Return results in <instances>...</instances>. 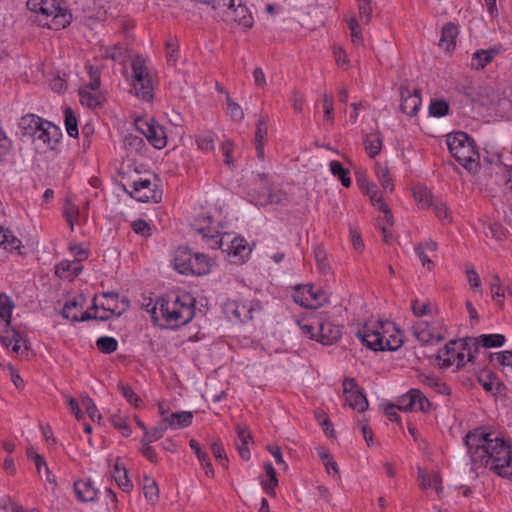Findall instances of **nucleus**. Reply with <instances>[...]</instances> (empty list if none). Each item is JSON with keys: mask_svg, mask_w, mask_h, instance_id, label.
<instances>
[{"mask_svg": "<svg viewBox=\"0 0 512 512\" xmlns=\"http://www.w3.org/2000/svg\"><path fill=\"white\" fill-rule=\"evenodd\" d=\"M42 124L34 139L41 140L51 150H54L62 138L61 129L45 119H43Z\"/></svg>", "mask_w": 512, "mask_h": 512, "instance_id": "15", "label": "nucleus"}, {"mask_svg": "<svg viewBox=\"0 0 512 512\" xmlns=\"http://www.w3.org/2000/svg\"><path fill=\"white\" fill-rule=\"evenodd\" d=\"M135 127L155 149L161 150L166 147V131L154 118H137Z\"/></svg>", "mask_w": 512, "mask_h": 512, "instance_id": "7", "label": "nucleus"}, {"mask_svg": "<svg viewBox=\"0 0 512 512\" xmlns=\"http://www.w3.org/2000/svg\"><path fill=\"white\" fill-rule=\"evenodd\" d=\"M343 392L346 402L352 409L364 412L368 408L366 395L353 378H346L343 381Z\"/></svg>", "mask_w": 512, "mask_h": 512, "instance_id": "10", "label": "nucleus"}, {"mask_svg": "<svg viewBox=\"0 0 512 512\" xmlns=\"http://www.w3.org/2000/svg\"><path fill=\"white\" fill-rule=\"evenodd\" d=\"M459 34L457 25L452 22L446 23L441 30V38L439 46L445 51L454 50L456 46V38Z\"/></svg>", "mask_w": 512, "mask_h": 512, "instance_id": "22", "label": "nucleus"}, {"mask_svg": "<svg viewBox=\"0 0 512 512\" xmlns=\"http://www.w3.org/2000/svg\"><path fill=\"white\" fill-rule=\"evenodd\" d=\"M387 333H389V330L385 329V323L381 321L377 328H371L368 324H365L357 332V336L367 348L373 351H384L383 338L384 334Z\"/></svg>", "mask_w": 512, "mask_h": 512, "instance_id": "9", "label": "nucleus"}, {"mask_svg": "<svg viewBox=\"0 0 512 512\" xmlns=\"http://www.w3.org/2000/svg\"><path fill=\"white\" fill-rule=\"evenodd\" d=\"M79 208L78 206L71 201L69 198L65 200L63 215L66 219V222L70 226L71 231L74 230V224L78 221L79 218Z\"/></svg>", "mask_w": 512, "mask_h": 512, "instance_id": "38", "label": "nucleus"}, {"mask_svg": "<svg viewBox=\"0 0 512 512\" xmlns=\"http://www.w3.org/2000/svg\"><path fill=\"white\" fill-rule=\"evenodd\" d=\"M196 143L202 151H212L215 147L214 135L211 132H201L196 135Z\"/></svg>", "mask_w": 512, "mask_h": 512, "instance_id": "49", "label": "nucleus"}, {"mask_svg": "<svg viewBox=\"0 0 512 512\" xmlns=\"http://www.w3.org/2000/svg\"><path fill=\"white\" fill-rule=\"evenodd\" d=\"M80 102L89 108H98L103 106L105 97L101 92L88 91V88H80L79 91Z\"/></svg>", "mask_w": 512, "mask_h": 512, "instance_id": "26", "label": "nucleus"}, {"mask_svg": "<svg viewBox=\"0 0 512 512\" xmlns=\"http://www.w3.org/2000/svg\"><path fill=\"white\" fill-rule=\"evenodd\" d=\"M396 406L398 410L405 412H429L432 405L421 390L412 388L398 399V404Z\"/></svg>", "mask_w": 512, "mask_h": 512, "instance_id": "8", "label": "nucleus"}, {"mask_svg": "<svg viewBox=\"0 0 512 512\" xmlns=\"http://www.w3.org/2000/svg\"><path fill=\"white\" fill-rule=\"evenodd\" d=\"M237 433V440L235 442L236 448L239 452L240 457L243 460L250 459V451L248 449V443L251 440V435L249 430L241 425H237L235 427Z\"/></svg>", "mask_w": 512, "mask_h": 512, "instance_id": "25", "label": "nucleus"}, {"mask_svg": "<svg viewBox=\"0 0 512 512\" xmlns=\"http://www.w3.org/2000/svg\"><path fill=\"white\" fill-rule=\"evenodd\" d=\"M64 122L67 134L72 138H77L79 135L78 121L70 107L64 109Z\"/></svg>", "mask_w": 512, "mask_h": 512, "instance_id": "41", "label": "nucleus"}, {"mask_svg": "<svg viewBox=\"0 0 512 512\" xmlns=\"http://www.w3.org/2000/svg\"><path fill=\"white\" fill-rule=\"evenodd\" d=\"M82 406L86 409L90 419L92 421H99L101 419V414L99 413L96 404L89 396H84L81 399Z\"/></svg>", "mask_w": 512, "mask_h": 512, "instance_id": "54", "label": "nucleus"}, {"mask_svg": "<svg viewBox=\"0 0 512 512\" xmlns=\"http://www.w3.org/2000/svg\"><path fill=\"white\" fill-rule=\"evenodd\" d=\"M13 309L12 299L5 294H0V323L5 322L7 326L10 325Z\"/></svg>", "mask_w": 512, "mask_h": 512, "instance_id": "37", "label": "nucleus"}, {"mask_svg": "<svg viewBox=\"0 0 512 512\" xmlns=\"http://www.w3.org/2000/svg\"><path fill=\"white\" fill-rule=\"evenodd\" d=\"M314 255H315V260L318 264L319 269L322 272L327 273L330 270V266L327 262V254H326L325 250L322 249L321 247H317L314 250Z\"/></svg>", "mask_w": 512, "mask_h": 512, "instance_id": "62", "label": "nucleus"}, {"mask_svg": "<svg viewBox=\"0 0 512 512\" xmlns=\"http://www.w3.org/2000/svg\"><path fill=\"white\" fill-rule=\"evenodd\" d=\"M500 53V48L494 46L488 49L476 50L471 57L470 67L473 70H483Z\"/></svg>", "mask_w": 512, "mask_h": 512, "instance_id": "18", "label": "nucleus"}, {"mask_svg": "<svg viewBox=\"0 0 512 512\" xmlns=\"http://www.w3.org/2000/svg\"><path fill=\"white\" fill-rule=\"evenodd\" d=\"M453 345H456V342H448L443 349H440L437 353V359L442 361V365L444 367H450L455 364V359H451L450 352L453 350Z\"/></svg>", "mask_w": 512, "mask_h": 512, "instance_id": "53", "label": "nucleus"}, {"mask_svg": "<svg viewBox=\"0 0 512 512\" xmlns=\"http://www.w3.org/2000/svg\"><path fill=\"white\" fill-rule=\"evenodd\" d=\"M412 330L413 335L422 343V345H433L445 339L443 334L436 332L435 328L426 321L416 322L413 325Z\"/></svg>", "mask_w": 512, "mask_h": 512, "instance_id": "14", "label": "nucleus"}, {"mask_svg": "<svg viewBox=\"0 0 512 512\" xmlns=\"http://www.w3.org/2000/svg\"><path fill=\"white\" fill-rule=\"evenodd\" d=\"M132 230L143 237H149L151 235L150 225L143 219H137L132 222Z\"/></svg>", "mask_w": 512, "mask_h": 512, "instance_id": "63", "label": "nucleus"}, {"mask_svg": "<svg viewBox=\"0 0 512 512\" xmlns=\"http://www.w3.org/2000/svg\"><path fill=\"white\" fill-rule=\"evenodd\" d=\"M38 12L41 17L51 18L50 21L44 22L42 19L39 23L47 26L49 29L61 30L66 28L72 19L71 13L64 7L63 0H40Z\"/></svg>", "mask_w": 512, "mask_h": 512, "instance_id": "4", "label": "nucleus"}, {"mask_svg": "<svg viewBox=\"0 0 512 512\" xmlns=\"http://www.w3.org/2000/svg\"><path fill=\"white\" fill-rule=\"evenodd\" d=\"M456 342V346L458 350L467 352V361L474 362L475 353L478 349H476V342L474 337H467L463 340H454Z\"/></svg>", "mask_w": 512, "mask_h": 512, "instance_id": "42", "label": "nucleus"}, {"mask_svg": "<svg viewBox=\"0 0 512 512\" xmlns=\"http://www.w3.org/2000/svg\"><path fill=\"white\" fill-rule=\"evenodd\" d=\"M318 456L322 460L326 470L329 472L330 469L333 470L335 473L339 472V468L337 463L335 462L333 456L330 454V452L324 448L320 447L317 449Z\"/></svg>", "mask_w": 512, "mask_h": 512, "instance_id": "51", "label": "nucleus"}, {"mask_svg": "<svg viewBox=\"0 0 512 512\" xmlns=\"http://www.w3.org/2000/svg\"><path fill=\"white\" fill-rule=\"evenodd\" d=\"M194 253L187 247H178L174 252V268L183 275H190L193 266Z\"/></svg>", "mask_w": 512, "mask_h": 512, "instance_id": "17", "label": "nucleus"}, {"mask_svg": "<svg viewBox=\"0 0 512 512\" xmlns=\"http://www.w3.org/2000/svg\"><path fill=\"white\" fill-rule=\"evenodd\" d=\"M233 315L241 322L253 319V313L261 310V304L255 300H239L233 303Z\"/></svg>", "mask_w": 512, "mask_h": 512, "instance_id": "16", "label": "nucleus"}, {"mask_svg": "<svg viewBox=\"0 0 512 512\" xmlns=\"http://www.w3.org/2000/svg\"><path fill=\"white\" fill-rule=\"evenodd\" d=\"M233 13V20L244 28H251L254 18L246 5L245 0H237L235 6L229 9Z\"/></svg>", "mask_w": 512, "mask_h": 512, "instance_id": "21", "label": "nucleus"}, {"mask_svg": "<svg viewBox=\"0 0 512 512\" xmlns=\"http://www.w3.org/2000/svg\"><path fill=\"white\" fill-rule=\"evenodd\" d=\"M322 106L325 120L333 122L334 120V107L333 97L328 95L326 92L322 95Z\"/></svg>", "mask_w": 512, "mask_h": 512, "instance_id": "58", "label": "nucleus"}, {"mask_svg": "<svg viewBox=\"0 0 512 512\" xmlns=\"http://www.w3.org/2000/svg\"><path fill=\"white\" fill-rule=\"evenodd\" d=\"M377 176L381 185L385 191L393 192L394 185L389 174V170L386 167L377 168Z\"/></svg>", "mask_w": 512, "mask_h": 512, "instance_id": "56", "label": "nucleus"}, {"mask_svg": "<svg viewBox=\"0 0 512 512\" xmlns=\"http://www.w3.org/2000/svg\"><path fill=\"white\" fill-rule=\"evenodd\" d=\"M82 270L83 266L77 260H63L56 266V274L67 280H73Z\"/></svg>", "mask_w": 512, "mask_h": 512, "instance_id": "24", "label": "nucleus"}, {"mask_svg": "<svg viewBox=\"0 0 512 512\" xmlns=\"http://www.w3.org/2000/svg\"><path fill=\"white\" fill-rule=\"evenodd\" d=\"M165 419L172 429L185 428L191 425L193 413L190 411L171 413L165 416Z\"/></svg>", "mask_w": 512, "mask_h": 512, "instance_id": "29", "label": "nucleus"}, {"mask_svg": "<svg viewBox=\"0 0 512 512\" xmlns=\"http://www.w3.org/2000/svg\"><path fill=\"white\" fill-rule=\"evenodd\" d=\"M159 315L164 324L160 326L177 329L187 325L195 316V299L189 293H176L160 296L151 310V317L156 322Z\"/></svg>", "mask_w": 512, "mask_h": 512, "instance_id": "2", "label": "nucleus"}, {"mask_svg": "<svg viewBox=\"0 0 512 512\" xmlns=\"http://www.w3.org/2000/svg\"><path fill=\"white\" fill-rule=\"evenodd\" d=\"M267 131H268L267 120L264 117H260L256 123L254 143L264 142V139L267 136Z\"/></svg>", "mask_w": 512, "mask_h": 512, "instance_id": "60", "label": "nucleus"}, {"mask_svg": "<svg viewBox=\"0 0 512 512\" xmlns=\"http://www.w3.org/2000/svg\"><path fill=\"white\" fill-rule=\"evenodd\" d=\"M211 450L214 457L218 460L219 464L223 467H227L228 458L226 456L224 447L221 442H214L211 444Z\"/></svg>", "mask_w": 512, "mask_h": 512, "instance_id": "61", "label": "nucleus"}, {"mask_svg": "<svg viewBox=\"0 0 512 512\" xmlns=\"http://www.w3.org/2000/svg\"><path fill=\"white\" fill-rule=\"evenodd\" d=\"M316 340L324 345H332L342 336V327L328 320L316 319Z\"/></svg>", "mask_w": 512, "mask_h": 512, "instance_id": "12", "label": "nucleus"}, {"mask_svg": "<svg viewBox=\"0 0 512 512\" xmlns=\"http://www.w3.org/2000/svg\"><path fill=\"white\" fill-rule=\"evenodd\" d=\"M97 348L105 354H111L118 348V341L114 337L102 336L96 341Z\"/></svg>", "mask_w": 512, "mask_h": 512, "instance_id": "48", "label": "nucleus"}, {"mask_svg": "<svg viewBox=\"0 0 512 512\" xmlns=\"http://www.w3.org/2000/svg\"><path fill=\"white\" fill-rule=\"evenodd\" d=\"M170 428V425L166 421L165 417L151 430L146 431L145 435H143V438H147L150 440V442H155L159 439H161L166 430Z\"/></svg>", "mask_w": 512, "mask_h": 512, "instance_id": "46", "label": "nucleus"}, {"mask_svg": "<svg viewBox=\"0 0 512 512\" xmlns=\"http://www.w3.org/2000/svg\"><path fill=\"white\" fill-rule=\"evenodd\" d=\"M213 265L212 259L204 253H194L193 266L190 275L202 276L210 272Z\"/></svg>", "mask_w": 512, "mask_h": 512, "instance_id": "28", "label": "nucleus"}, {"mask_svg": "<svg viewBox=\"0 0 512 512\" xmlns=\"http://www.w3.org/2000/svg\"><path fill=\"white\" fill-rule=\"evenodd\" d=\"M83 302L84 298L82 296L67 301L61 311V315L63 316V318L69 319L73 322H78V313L76 312V310L78 308H82Z\"/></svg>", "mask_w": 512, "mask_h": 512, "instance_id": "36", "label": "nucleus"}, {"mask_svg": "<svg viewBox=\"0 0 512 512\" xmlns=\"http://www.w3.org/2000/svg\"><path fill=\"white\" fill-rule=\"evenodd\" d=\"M385 323V329H388L390 331V328L393 330L394 333L389 334V336H386L384 334L383 338V346L384 351H395L398 348H400L403 344V339L400 335V330L391 322H384Z\"/></svg>", "mask_w": 512, "mask_h": 512, "instance_id": "27", "label": "nucleus"}, {"mask_svg": "<svg viewBox=\"0 0 512 512\" xmlns=\"http://www.w3.org/2000/svg\"><path fill=\"white\" fill-rule=\"evenodd\" d=\"M133 82L135 96L143 101H151L154 96V89L148 69L143 58L137 56L132 61Z\"/></svg>", "mask_w": 512, "mask_h": 512, "instance_id": "5", "label": "nucleus"}, {"mask_svg": "<svg viewBox=\"0 0 512 512\" xmlns=\"http://www.w3.org/2000/svg\"><path fill=\"white\" fill-rule=\"evenodd\" d=\"M331 173L338 177L344 187H350L351 178L349 176L350 172L348 169L344 168L343 165L336 160H333L329 164Z\"/></svg>", "mask_w": 512, "mask_h": 512, "instance_id": "40", "label": "nucleus"}, {"mask_svg": "<svg viewBox=\"0 0 512 512\" xmlns=\"http://www.w3.org/2000/svg\"><path fill=\"white\" fill-rule=\"evenodd\" d=\"M0 508L11 512H27L21 505L13 501L9 496L0 499Z\"/></svg>", "mask_w": 512, "mask_h": 512, "instance_id": "64", "label": "nucleus"}, {"mask_svg": "<svg viewBox=\"0 0 512 512\" xmlns=\"http://www.w3.org/2000/svg\"><path fill=\"white\" fill-rule=\"evenodd\" d=\"M118 390L121 392L122 396L135 407H139L142 400L140 397L133 391V389L122 382L118 383Z\"/></svg>", "mask_w": 512, "mask_h": 512, "instance_id": "50", "label": "nucleus"}, {"mask_svg": "<svg viewBox=\"0 0 512 512\" xmlns=\"http://www.w3.org/2000/svg\"><path fill=\"white\" fill-rule=\"evenodd\" d=\"M132 189L130 192L131 197L139 202L154 201L158 203L161 200V193L155 190L151 180L148 178H139L133 181Z\"/></svg>", "mask_w": 512, "mask_h": 512, "instance_id": "11", "label": "nucleus"}, {"mask_svg": "<svg viewBox=\"0 0 512 512\" xmlns=\"http://www.w3.org/2000/svg\"><path fill=\"white\" fill-rule=\"evenodd\" d=\"M420 381L422 384L432 388L441 395H450L451 393V388L440 378L434 375H421Z\"/></svg>", "mask_w": 512, "mask_h": 512, "instance_id": "31", "label": "nucleus"}, {"mask_svg": "<svg viewBox=\"0 0 512 512\" xmlns=\"http://www.w3.org/2000/svg\"><path fill=\"white\" fill-rule=\"evenodd\" d=\"M113 477L118 487L124 492H129L132 489L133 484L127 476L126 468L121 466L118 462H116L114 465Z\"/></svg>", "mask_w": 512, "mask_h": 512, "instance_id": "35", "label": "nucleus"}, {"mask_svg": "<svg viewBox=\"0 0 512 512\" xmlns=\"http://www.w3.org/2000/svg\"><path fill=\"white\" fill-rule=\"evenodd\" d=\"M110 422L114 428L121 432L122 436L129 437L131 435L132 431L126 418L115 414L110 417Z\"/></svg>", "mask_w": 512, "mask_h": 512, "instance_id": "52", "label": "nucleus"}, {"mask_svg": "<svg viewBox=\"0 0 512 512\" xmlns=\"http://www.w3.org/2000/svg\"><path fill=\"white\" fill-rule=\"evenodd\" d=\"M364 146L369 157L375 158L381 152V135L379 133L366 135L364 138Z\"/></svg>", "mask_w": 512, "mask_h": 512, "instance_id": "34", "label": "nucleus"}, {"mask_svg": "<svg viewBox=\"0 0 512 512\" xmlns=\"http://www.w3.org/2000/svg\"><path fill=\"white\" fill-rule=\"evenodd\" d=\"M449 113V104L444 99L431 100L429 104V115L432 117H443Z\"/></svg>", "mask_w": 512, "mask_h": 512, "instance_id": "43", "label": "nucleus"}, {"mask_svg": "<svg viewBox=\"0 0 512 512\" xmlns=\"http://www.w3.org/2000/svg\"><path fill=\"white\" fill-rule=\"evenodd\" d=\"M264 469L268 476V480H262L261 485L269 496L275 497V495H276L275 487L278 485L276 471L270 462H266L264 464Z\"/></svg>", "mask_w": 512, "mask_h": 512, "instance_id": "32", "label": "nucleus"}, {"mask_svg": "<svg viewBox=\"0 0 512 512\" xmlns=\"http://www.w3.org/2000/svg\"><path fill=\"white\" fill-rule=\"evenodd\" d=\"M226 103L228 114L230 115V117L235 121H241L244 118L243 110L239 104L232 101L229 94H227Z\"/></svg>", "mask_w": 512, "mask_h": 512, "instance_id": "57", "label": "nucleus"}, {"mask_svg": "<svg viewBox=\"0 0 512 512\" xmlns=\"http://www.w3.org/2000/svg\"><path fill=\"white\" fill-rule=\"evenodd\" d=\"M257 177L262 185L263 191L261 193H249V200L251 203L259 206H265L273 202L271 194V183L266 173H258Z\"/></svg>", "mask_w": 512, "mask_h": 512, "instance_id": "19", "label": "nucleus"}, {"mask_svg": "<svg viewBox=\"0 0 512 512\" xmlns=\"http://www.w3.org/2000/svg\"><path fill=\"white\" fill-rule=\"evenodd\" d=\"M446 143L453 157L468 171L479 166V152L474 139L466 132L457 131L447 135Z\"/></svg>", "mask_w": 512, "mask_h": 512, "instance_id": "3", "label": "nucleus"}, {"mask_svg": "<svg viewBox=\"0 0 512 512\" xmlns=\"http://www.w3.org/2000/svg\"><path fill=\"white\" fill-rule=\"evenodd\" d=\"M151 443L152 442H150V440H148V437L142 438L141 439V444H142L141 453L150 462L157 463L158 455H157L155 449L150 446Z\"/></svg>", "mask_w": 512, "mask_h": 512, "instance_id": "59", "label": "nucleus"}, {"mask_svg": "<svg viewBox=\"0 0 512 512\" xmlns=\"http://www.w3.org/2000/svg\"><path fill=\"white\" fill-rule=\"evenodd\" d=\"M401 111L408 116H415L422 103L421 91L419 89L410 90L408 87L400 88Z\"/></svg>", "mask_w": 512, "mask_h": 512, "instance_id": "13", "label": "nucleus"}, {"mask_svg": "<svg viewBox=\"0 0 512 512\" xmlns=\"http://www.w3.org/2000/svg\"><path fill=\"white\" fill-rule=\"evenodd\" d=\"M42 121L43 118L35 114L24 115L19 122L22 135L35 138L37 132H39V128L43 125Z\"/></svg>", "mask_w": 512, "mask_h": 512, "instance_id": "23", "label": "nucleus"}, {"mask_svg": "<svg viewBox=\"0 0 512 512\" xmlns=\"http://www.w3.org/2000/svg\"><path fill=\"white\" fill-rule=\"evenodd\" d=\"M490 290L492 293V299L499 305L503 306V298L505 296V290L502 288L500 277L495 274L492 276L490 283Z\"/></svg>", "mask_w": 512, "mask_h": 512, "instance_id": "47", "label": "nucleus"}, {"mask_svg": "<svg viewBox=\"0 0 512 512\" xmlns=\"http://www.w3.org/2000/svg\"><path fill=\"white\" fill-rule=\"evenodd\" d=\"M495 360L503 370L512 373V351H502L495 354Z\"/></svg>", "mask_w": 512, "mask_h": 512, "instance_id": "55", "label": "nucleus"}, {"mask_svg": "<svg viewBox=\"0 0 512 512\" xmlns=\"http://www.w3.org/2000/svg\"><path fill=\"white\" fill-rule=\"evenodd\" d=\"M0 246H3L5 250L14 251L20 249L22 242L11 230L0 227Z\"/></svg>", "mask_w": 512, "mask_h": 512, "instance_id": "33", "label": "nucleus"}, {"mask_svg": "<svg viewBox=\"0 0 512 512\" xmlns=\"http://www.w3.org/2000/svg\"><path fill=\"white\" fill-rule=\"evenodd\" d=\"M200 233L203 234V238H206L209 246L212 249H221L223 252L233 254L234 256L243 257L244 252L247 250L246 241L242 238H234L231 241L225 242L226 235H221L218 230H213V234L210 233L209 227L197 226Z\"/></svg>", "mask_w": 512, "mask_h": 512, "instance_id": "6", "label": "nucleus"}, {"mask_svg": "<svg viewBox=\"0 0 512 512\" xmlns=\"http://www.w3.org/2000/svg\"><path fill=\"white\" fill-rule=\"evenodd\" d=\"M506 339L502 334H482L478 337H475L476 349L479 346L485 348H497L504 345Z\"/></svg>", "mask_w": 512, "mask_h": 512, "instance_id": "30", "label": "nucleus"}, {"mask_svg": "<svg viewBox=\"0 0 512 512\" xmlns=\"http://www.w3.org/2000/svg\"><path fill=\"white\" fill-rule=\"evenodd\" d=\"M76 498L81 502H93L97 498L98 490L90 479H79L73 485Z\"/></svg>", "mask_w": 512, "mask_h": 512, "instance_id": "20", "label": "nucleus"}, {"mask_svg": "<svg viewBox=\"0 0 512 512\" xmlns=\"http://www.w3.org/2000/svg\"><path fill=\"white\" fill-rule=\"evenodd\" d=\"M414 199L418 205L422 208H429L432 206L433 196L431 192L425 187H419L413 192Z\"/></svg>", "mask_w": 512, "mask_h": 512, "instance_id": "44", "label": "nucleus"}, {"mask_svg": "<svg viewBox=\"0 0 512 512\" xmlns=\"http://www.w3.org/2000/svg\"><path fill=\"white\" fill-rule=\"evenodd\" d=\"M143 493L145 498L154 504L159 498V488L154 479L144 476L143 478Z\"/></svg>", "mask_w": 512, "mask_h": 512, "instance_id": "39", "label": "nucleus"}, {"mask_svg": "<svg viewBox=\"0 0 512 512\" xmlns=\"http://www.w3.org/2000/svg\"><path fill=\"white\" fill-rule=\"evenodd\" d=\"M102 296L105 299V302L101 305L102 309L117 316L119 308V294L115 292H105Z\"/></svg>", "mask_w": 512, "mask_h": 512, "instance_id": "45", "label": "nucleus"}, {"mask_svg": "<svg viewBox=\"0 0 512 512\" xmlns=\"http://www.w3.org/2000/svg\"><path fill=\"white\" fill-rule=\"evenodd\" d=\"M463 441L475 466L489 467L500 477H512V446L509 442L482 428L468 432Z\"/></svg>", "mask_w": 512, "mask_h": 512, "instance_id": "1", "label": "nucleus"}]
</instances>
